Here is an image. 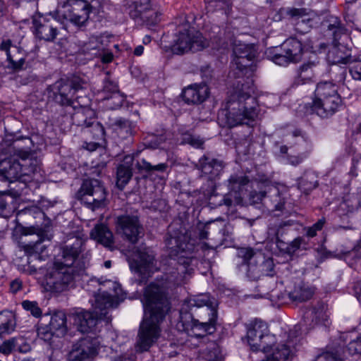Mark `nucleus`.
<instances>
[{
	"mask_svg": "<svg viewBox=\"0 0 361 361\" xmlns=\"http://www.w3.org/2000/svg\"><path fill=\"white\" fill-rule=\"evenodd\" d=\"M143 307L145 313L149 314L141 322L136 341V351L143 353L157 341L160 336V324L170 310L164 288L154 283L148 285L144 292Z\"/></svg>",
	"mask_w": 361,
	"mask_h": 361,
	"instance_id": "f257e3e1",
	"label": "nucleus"
},
{
	"mask_svg": "<svg viewBox=\"0 0 361 361\" xmlns=\"http://www.w3.org/2000/svg\"><path fill=\"white\" fill-rule=\"evenodd\" d=\"M188 305L190 307H203L200 315L201 321L194 318L190 312L181 310L176 324L178 331L197 338L214 333L218 317L215 298L209 294H200L190 298Z\"/></svg>",
	"mask_w": 361,
	"mask_h": 361,
	"instance_id": "f03ea898",
	"label": "nucleus"
},
{
	"mask_svg": "<svg viewBox=\"0 0 361 361\" xmlns=\"http://www.w3.org/2000/svg\"><path fill=\"white\" fill-rule=\"evenodd\" d=\"M253 92L252 84L247 82L228 97L219 114L220 119L228 128L252 125L257 116V99L251 95Z\"/></svg>",
	"mask_w": 361,
	"mask_h": 361,
	"instance_id": "7ed1b4c3",
	"label": "nucleus"
},
{
	"mask_svg": "<svg viewBox=\"0 0 361 361\" xmlns=\"http://www.w3.org/2000/svg\"><path fill=\"white\" fill-rule=\"evenodd\" d=\"M166 245L170 255L178 257L179 263L176 270L169 274V281L176 286L185 283L193 273V269L190 266L195 258L194 243L188 240L185 235H170L166 239Z\"/></svg>",
	"mask_w": 361,
	"mask_h": 361,
	"instance_id": "20e7f679",
	"label": "nucleus"
},
{
	"mask_svg": "<svg viewBox=\"0 0 361 361\" xmlns=\"http://www.w3.org/2000/svg\"><path fill=\"white\" fill-rule=\"evenodd\" d=\"M43 1L44 0L27 1L25 7L32 10L30 13L32 17L31 30L35 37L40 41L53 42L63 28V24L52 12L44 14L38 11L39 2L42 4Z\"/></svg>",
	"mask_w": 361,
	"mask_h": 361,
	"instance_id": "39448f33",
	"label": "nucleus"
},
{
	"mask_svg": "<svg viewBox=\"0 0 361 361\" xmlns=\"http://www.w3.org/2000/svg\"><path fill=\"white\" fill-rule=\"evenodd\" d=\"M85 82L78 77L61 78L47 87L48 97L61 106H72L76 108V97L85 95Z\"/></svg>",
	"mask_w": 361,
	"mask_h": 361,
	"instance_id": "423d86ee",
	"label": "nucleus"
},
{
	"mask_svg": "<svg viewBox=\"0 0 361 361\" xmlns=\"http://www.w3.org/2000/svg\"><path fill=\"white\" fill-rule=\"evenodd\" d=\"M85 266H72L56 262L52 270L46 277V283L50 290L61 293L74 287L76 279L83 275Z\"/></svg>",
	"mask_w": 361,
	"mask_h": 361,
	"instance_id": "0eeeda50",
	"label": "nucleus"
},
{
	"mask_svg": "<svg viewBox=\"0 0 361 361\" xmlns=\"http://www.w3.org/2000/svg\"><path fill=\"white\" fill-rule=\"evenodd\" d=\"M238 257L247 266V276L255 281L262 276H273L275 274L274 263L272 258H266L259 250L252 247H241L238 250Z\"/></svg>",
	"mask_w": 361,
	"mask_h": 361,
	"instance_id": "6e6552de",
	"label": "nucleus"
},
{
	"mask_svg": "<svg viewBox=\"0 0 361 361\" xmlns=\"http://www.w3.org/2000/svg\"><path fill=\"white\" fill-rule=\"evenodd\" d=\"M77 199L92 210L105 206L106 191L98 179L85 180L76 194Z\"/></svg>",
	"mask_w": 361,
	"mask_h": 361,
	"instance_id": "1a4fd4ad",
	"label": "nucleus"
},
{
	"mask_svg": "<svg viewBox=\"0 0 361 361\" xmlns=\"http://www.w3.org/2000/svg\"><path fill=\"white\" fill-rule=\"evenodd\" d=\"M31 145L32 140L29 137H17L11 143L23 176H30L39 171L40 161L27 150Z\"/></svg>",
	"mask_w": 361,
	"mask_h": 361,
	"instance_id": "9d476101",
	"label": "nucleus"
},
{
	"mask_svg": "<svg viewBox=\"0 0 361 361\" xmlns=\"http://www.w3.org/2000/svg\"><path fill=\"white\" fill-rule=\"evenodd\" d=\"M59 6L63 9V18L80 27L86 25L92 8L85 0H59Z\"/></svg>",
	"mask_w": 361,
	"mask_h": 361,
	"instance_id": "9b49d317",
	"label": "nucleus"
},
{
	"mask_svg": "<svg viewBox=\"0 0 361 361\" xmlns=\"http://www.w3.org/2000/svg\"><path fill=\"white\" fill-rule=\"evenodd\" d=\"M271 60L278 65L286 66L290 62L300 61L303 53L302 43L296 38L287 39L280 46L269 50Z\"/></svg>",
	"mask_w": 361,
	"mask_h": 361,
	"instance_id": "f8f14e48",
	"label": "nucleus"
},
{
	"mask_svg": "<svg viewBox=\"0 0 361 361\" xmlns=\"http://www.w3.org/2000/svg\"><path fill=\"white\" fill-rule=\"evenodd\" d=\"M207 46V41L202 33L193 29L180 30L172 47L173 53L183 54L190 50L197 51Z\"/></svg>",
	"mask_w": 361,
	"mask_h": 361,
	"instance_id": "ddd939ff",
	"label": "nucleus"
},
{
	"mask_svg": "<svg viewBox=\"0 0 361 361\" xmlns=\"http://www.w3.org/2000/svg\"><path fill=\"white\" fill-rule=\"evenodd\" d=\"M116 233L124 240L136 243L142 233V226L136 215L124 214L115 219Z\"/></svg>",
	"mask_w": 361,
	"mask_h": 361,
	"instance_id": "4468645a",
	"label": "nucleus"
},
{
	"mask_svg": "<svg viewBox=\"0 0 361 361\" xmlns=\"http://www.w3.org/2000/svg\"><path fill=\"white\" fill-rule=\"evenodd\" d=\"M130 268L135 271L140 279V285L145 283L147 279L156 270L154 265V256L147 249L137 250L133 257L129 260Z\"/></svg>",
	"mask_w": 361,
	"mask_h": 361,
	"instance_id": "2eb2a0df",
	"label": "nucleus"
},
{
	"mask_svg": "<svg viewBox=\"0 0 361 361\" xmlns=\"http://www.w3.org/2000/svg\"><path fill=\"white\" fill-rule=\"evenodd\" d=\"M326 315L322 305L307 309L303 316L302 321L294 326L290 332V337H298L303 333L314 329L316 326L326 324Z\"/></svg>",
	"mask_w": 361,
	"mask_h": 361,
	"instance_id": "dca6fc26",
	"label": "nucleus"
},
{
	"mask_svg": "<svg viewBox=\"0 0 361 361\" xmlns=\"http://www.w3.org/2000/svg\"><path fill=\"white\" fill-rule=\"evenodd\" d=\"M101 345L99 337L87 336L73 345L68 355L69 361H85L98 353Z\"/></svg>",
	"mask_w": 361,
	"mask_h": 361,
	"instance_id": "f3484780",
	"label": "nucleus"
},
{
	"mask_svg": "<svg viewBox=\"0 0 361 361\" xmlns=\"http://www.w3.org/2000/svg\"><path fill=\"white\" fill-rule=\"evenodd\" d=\"M77 104L75 112L71 116L73 123L81 127V131L87 127L95 118L96 112L89 107L90 99L85 95H80L76 97Z\"/></svg>",
	"mask_w": 361,
	"mask_h": 361,
	"instance_id": "a211bd4d",
	"label": "nucleus"
},
{
	"mask_svg": "<svg viewBox=\"0 0 361 361\" xmlns=\"http://www.w3.org/2000/svg\"><path fill=\"white\" fill-rule=\"evenodd\" d=\"M149 2L145 4L144 2L132 1L128 6L130 16L134 19L141 20L147 25L154 26L160 21L161 13L149 8Z\"/></svg>",
	"mask_w": 361,
	"mask_h": 361,
	"instance_id": "6ab92c4d",
	"label": "nucleus"
},
{
	"mask_svg": "<svg viewBox=\"0 0 361 361\" xmlns=\"http://www.w3.org/2000/svg\"><path fill=\"white\" fill-rule=\"evenodd\" d=\"M0 51L5 52L8 68L14 71L23 68L25 62L26 54L21 47L13 44L11 39H6L0 44Z\"/></svg>",
	"mask_w": 361,
	"mask_h": 361,
	"instance_id": "aec40b11",
	"label": "nucleus"
},
{
	"mask_svg": "<svg viewBox=\"0 0 361 361\" xmlns=\"http://www.w3.org/2000/svg\"><path fill=\"white\" fill-rule=\"evenodd\" d=\"M342 100L340 95L330 97L318 101H313L312 111L322 118L332 116L341 106Z\"/></svg>",
	"mask_w": 361,
	"mask_h": 361,
	"instance_id": "412c9836",
	"label": "nucleus"
},
{
	"mask_svg": "<svg viewBox=\"0 0 361 361\" xmlns=\"http://www.w3.org/2000/svg\"><path fill=\"white\" fill-rule=\"evenodd\" d=\"M21 176H23L22 168L15 154L0 161V180L11 183Z\"/></svg>",
	"mask_w": 361,
	"mask_h": 361,
	"instance_id": "4be33fe9",
	"label": "nucleus"
},
{
	"mask_svg": "<svg viewBox=\"0 0 361 361\" xmlns=\"http://www.w3.org/2000/svg\"><path fill=\"white\" fill-rule=\"evenodd\" d=\"M209 88L206 84H192L183 90L181 96L188 104H199L209 97Z\"/></svg>",
	"mask_w": 361,
	"mask_h": 361,
	"instance_id": "5701e85b",
	"label": "nucleus"
},
{
	"mask_svg": "<svg viewBox=\"0 0 361 361\" xmlns=\"http://www.w3.org/2000/svg\"><path fill=\"white\" fill-rule=\"evenodd\" d=\"M224 167L223 161L207 155L202 156L196 164V168L210 180L215 179Z\"/></svg>",
	"mask_w": 361,
	"mask_h": 361,
	"instance_id": "b1692460",
	"label": "nucleus"
},
{
	"mask_svg": "<svg viewBox=\"0 0 361 361\" xmlns=\"http://www.w3.org/2000/svg\"><path fill=\"white\" fill-rule=\"evenodd\" d=\"M83 244L84 241L80 238L73 237L69 239L62 248L63 261L61 262L75 266L76 259L82 251Z\"/></svg>",
	"mask_w": 361,
	"mask_h": 361,
	"instance_id": "393cba45",
	"label": "nucleus"
},
{
	"mask_svg": "<svg viewBox=\"0 0 361 361\" xmlns=\"http://www.w3.org/2000/svg\"><path fill=\"white\" fill-rule=\"evenodd\" d=\"M73 324L82 333H87L92 330L97 323L96 317L88 311H76L71 315Z\"/></svg>",
	"mask_w": 361,
	"mask_h": 361,
	"instance_id": "a878e982",
	"label": "nucleus"
},
{
	"mask_svg": "<svg viewBox=\"0 0 361 361\" xmlns=\"http://www.w3.org/2000/svg\"><path fill=\"white\" fill-rule=\"evenodd\" d=\"M319 61L317 57L301 65L298 69V78L295 82L297 85H302L312 80L319 72Z\"/></svg>",
	"mask_w": 361,
	"mask_h": 361,
	"instance_id": "bb28decb",
	"label": "nucleus"
},
{
	"mask_svg": "<svg viewBox=\"0 0 361 361\" xmlns=\"http://www.w3.org/2000/svg\"><path fill=\"white\" fill-rule=\"evenodd\" d=\"M90 236L97 243L110 250L114 246V235L110 229L104 224H97L90 232Z\"/></svg>",
	"mask_w": 361,
	"mask_h": 361,
	"instance_id": "cd10ccee",
	"label": "nucleus"
},
{
	"mask_svg": "<svg viewBox=\"0 0 361 361\" xmlns=\"http://www.w3.org/2000/svg\"><path fill=\"white\" fill-rule=\"evenodd\" d=\"M267 331V324L261 319H255L247 324L246 338L252 350V344L257 343Z\"/></svg>",
	"mask_w": 361,
	"mask_h": 361,
	"instance_id": "c85d7f7f",
	"label": "nucleus"
},
{
	"mask_svg": "<svg viewBox=\"0 0 361 361\" xmlns=\"http://www.w3.org/2000/svg\"><path fill=\"white\" fill-rule=\"evenodd\" d=\"M250 197L253 203L257 204L262 202L267 207H268L269 202H271L273 204L271 209L273 211H282L284 207L285 202L283 199L281 197L278 190H276L273 200L267 197L266 192L263 191L259 192L256 191L251 192Z\"/></svg>",
	"mask_w": 361,
	"mask_h": 361,
	"instance_id": "c756f323",
	"label": "nucleus"
},
{
	"mask_svg": "<svg viewBox=\"0 0 361 361\" xmlns=\"http://www.w3.org/2000/svg\"><path fill=\"white\" fill-rule=\"evenodd\" d=\"M117 305L116 299L106 291L95 295L94 311L97 315L105 316L109 308L115 307Z\"/></svg>",
	"mask_w": 361,
	"mask_h": 361,
	"instance_id": "7c9ffc66",
	"label": "nucleus"
},
{
	"mask_svg": "<svg viewBox=\"0 0 361 361\" xmlns=\"http://www.w3.org/2000/svg\"><path fill=\"white\" fill-rule=\"evenodd\" d=\"M82 133L84 135L89 136L92 140H98L102 142H107L104 127L97 120V118H95L87 127L84 128Z\"/></svg>",
	"mask_w": 361,
	"mask_h": 361,
	"instance_id": "2f4dec72",
	"label": "nucleus"
},
{
	"mask_svg": "<svg viewBox=\"0 0 361 361\" xmlns=\"http://www.w3.org/2000/svg\"><path fill=\"white\" fill-rule=\"evenodd\" d=\"M328 59L334 64H349L353 59L349 51L342 44L334 47L329 51Z\"/></svg>",
	"mask_w": 361,
	"mask_h": 361,
	"instance_id": "473e14b6",
	"label": "nucleus"
},
{
	"mask_svg": "<svg viewBox=\"0 0 361 361\" xmlns=\"http://www.w3.org/2000/svg\"><path fill=\"white\" fill-rule=\"evenodd\" d=\"M51 330H54L57 336H63L67 332L66 316L64 312H55L51 317L49 324Z\"/></svg>",
	"mask_w": 361,
	"mask_h": 361,
	"instance_id": "72a5a7b5",
	"label": "nucleus"
},
{
	"mask_svg": "<svg viewBox=\"0 0 361 361\" xmlns=\"http://www.w3.org/2000/svg\"><path fill=\"white\" fill-rule=\"evenodd\" d=\"M339 95L337 91L336 85L332 82H321L317 85L314 91V99L313 101L322 100Z\"/></svg>",
	"mask_w": 361,
	"mask_h": 361,
	"instance_id": "f704fd0d",
	"label": "nucleus"
},
{
	"mask_svg": "<svg viewBox=\"0 0 361 361\" xmlns=\"http://www.w3.org/2000/svg\"><path fill=\"white\" fill-rule=\"evenodd\" d=\"M314 293L313 288L303 284L295 286L293 290L288 293V298L293 302H302L310 300L314 295Z\"/></svg>",
	"mask_w": 361,
	"mask_h": 361,
	"instance_id": "c9c22d12",
	"label": "nucleus"
},
{
	"mask_svg": "<svg viewBox=\"0 0 361 361\" xmlns=\"http://www.w3.org/2000/svg\"><path fill=\"white\" fill-rule=\"evenodd\" d=\"M292 355L290 347L284 343L274 346L271 351L267 354V361H288Z\"/></svg>",
	"mask_w": 361,
	"mask_h": 361,
	"instance_id": "e433bc0d",
	"label": "nucleus"
},
{
	"mask_svg": "<svg viewBox=\"0 0 361 361\" xmlns=\"http://www.w3.org/2000/svg\"><path fill=\"white\" fill-rule=\"evenodd\" d=\"M240 48L235 49L234 54L235 55V59L234 61L238 68L243 70L252 65L255 54L247 47H245V51H240Z\"/></svg>",
	"mask_w": 361,
	"mask_h": 361,
	"instance_id": "4c0bfd02",
	"label": "nucleus"
},
{
	"mask_svg": "<svg viewBox=\"0 0 361 361\" xmlns=\"http://www.w3.org/2000/svg\"><path fill=\"white\" fill-rule=\"evenodd\" d=\"M276 338L275 336L269 333L267 331L260 338L259 341L255 344H252L253 351H263L264 353L269 354L274 348L275 345Z\"/></svg>",
	"mask_w": 361,
	"mask_h": 361,
	"instance_id": "58836bf2",
	"label": "nucleus"
},
{
	"mask_svg": "<svg viewBox=\"0 0 361 361\" xmlns=\"http://www.w3.org/2000/svg\"><path fill=\"white\" fill-rule=\"evenodd\" d=\"M284 11L287 15L292 18H301V20L296 24L298 27L300 26L302 24H307L308 27H312L317 23L316 22L314 23V18H310L309 16L305 14V9L303 8H287ZM297 29H299V27Z\"/></svg>",
	"mask_w": 361,
	"mask_h": 361,
	"instance_id": "ea45409f",
	"label": "nucleus"
},
{
	"mask_svg": "<svg viewBox=\"0 0 361 361\" xmlns=\"http://www.w3.org/2000/svg\"><path fill=\"white\" fill-rule=\"evenodd\" d=\"M136 168L139 171H145L149 174L153 173L155 171L157 172H165L169 165L166 163H160L158 164H152L145 159L137 161L135 164Z\"/></svg>",
	"mask_w": 361,
	"mask_h": 361,
	"instance_id": "a19ab883",
	"label": "nucleus"
},
{
	"mask_svg": "<svg viewBox=\"0 0 361 361\" xmlns=\"http://www.w3.org/2000/svg\"><path fill=\"white\" fill-rule=\"evenodd\" d=\"M133 176L132 168L130 166L121 164L117 168L116 185L123 190Z\"/></svg>",
	"mask_w": 361,
	"mask_h": 361,
	"instance_id": "79ce46f5",
	"label": "nucleus"
},
{
	"mask_svg": "<svg viewBox=\"0 0 361 361\" xmlns=\"http://www.w3.org/2000/svg\"><path fill=\"white\" fill-rule=\"evenodd\" d=\"M16 326L15 317L11 312L0 313V335L11 333Z\"/></svg>",
	"mask_w": 361,
	"mask_h": 361,
	"instance_id": "37998d69",
	"label": "nucleus"
},
{
	"mask_svg": "<svg viewBox=\"0 0 361 361\" xmlns=\"http://www.w3.org/2000/svg\"><path fill=\"white\" fill-rule=\"evenodd\" d=\"M290 225L289 221H286L269 228V235L274 236L276 244L279 249L284 248L285 242L281 238L287 232V227Z\"/></svg>",
	"mask_w": 361,
	"mask_h": 361,
	"instance_id": "c03bdc74",
	"label": "nucleus"
},
{
	"mask_svg": "<svg viewBox=\"0 0 361 361\" xmlns=\"http://www.w3.org/2000/svg\"><path fill=\"white\" fill-rule=\"evenodd\" d=\"M317 185V180L313 173H305L298 180V188L306 194L316 188Z\"/></svg>",
	"mask_w": 361,
	"mask_h": 361,
	"instance_id": "a18cd8bd",
	"label": "nucleus"
},
{
	"mask_svg": "<svg viewBox=\"0 0 361 361\" xmlns=\"http://www.w3.org/2000/svg\"><path fill=\"white\" fill-rule=\"evenodd\" d=\"M114 131L121 139H126L128 135H131V123L128 120L119 118L112 126Z\"/></svg>",
	"mask_w": 361,
	"mask_h": 361,
	"instance_id": "49530a36",
	"label": "nucleus"
},
{
	"mask_svg": "<svg viewBox=\"0 0 361 361\" xmlns=\"http://www.w3.org/2000/svg\"><path fill=\"white\" fill-rule=\"evenodd\" d=\"M328 30L332 31L334 39H337L345 31L340 19L334 16H329L326 20Z\"/></svg>",
	"mask_w": 361,
	"mask_h": 361,
	"instance_id": "de8ad7c7",
	"label": "nucleus"
},
{
	"mask_svg": "<svg viewBox=\"0 0 361 361\" xmlns=\"http://www.w3.org/2000/svg\"><path fill=\"white\" fill-rule=\"evenodd\" d=\"M180 144H189L195 148H201L204 144V140L199 136H195L186 132L181 133Z\"/></svg>",
	"mask_w": 361,
	"mask_h": 361,
	"instance_id": "09e8293b",
	"label": "nucleus"
},
{
	"mask_svg": "<svg viewBox=\"0 0 361 361\" xmlns=\"http://www.w3.org/2000/svg\"><path fill=\"white\" fill-rule=\"evenodd\" d=\"M307 243L303 237H298L292 240L290 243H285L284 248L280 249L286 253L291 255L295 253L302 245H306Z\"/></svg>",
	"mask_w": 361,
	"mask_h": 361,
	"instance_id": "8fccbe9b",
	"label": "nucleus"
},
{
	"mask_svg": "<svg viewBox=\"0 0 361 361\" xmlns=\"http://www.w3.org/2000/svg\"><path fill=\"white\" fill-rule=\"evenodd\" d=\"M348 70L353 80H361V59H353L348 64Z\"/></svg>",
	"mask_w": 361,
	"mask_h": 361,
	"instance_id": "3c124183",
	"label": "nucleus"
},
{
	"mask_svg": "<svg viewBox=\"0 0 361 361\" xmlns=\"http://www.w3.org/2000/svg\"><path fill=\"white\" fill-rule=\"evenodd\" d=\"M325 224H326V219H325V218L323 217V218L319 219L312 226L305 227L303 228V230L305 232V235L310 238L317 236V232L320 231L323 229Z\"/></svg>",
	"mask_w": 361,
	"mask_h": 361,
	"instance_id": "603ef678",
	"label": "nucleus"
},
{
	"mask_svg": "<svg viewBox=\"0 0 361 361\" xmlns=\"http://www.w3.org/2000/svg\"><path fill=\"white\" fill-rule=\"evenodd\" d=\"M106 99L108 101L109 108L111 109H116L123 104L126 100V97L118 91L111 94V95L109 97H107Z\"/></svg>",
	"mask_w": 361,
	"mask_h": 361,
	"instance_id": "864d4df0",
	"label": "nucleus"
},
{
	"mask_svg": "<svg viewBox=\"0 0 361 361\" xmlns=\"http://www.w3.org/2000/svg\"><path fill=\"white\" fill-rule=\"evenodd\" d=\"M21 305L23 309L30 312L33 317L39 318L42 316V310L36 301L26 300L23 301Z\"/></svg>",
	"mask_w": 361,
	"mask_h": 361,
	"instance_id": "5fc2aeb1",
	"label": "nucleus"
},
{
	"mask_svg": "<svg viewBox=\"0 0 361 361\" xmlns=\"http://www.w3.org/2000/svg\"><path fill=\"white\" fill-rule=\"evenodd\" d=\"M228 186L231 190H240L241 187L247 185L249 182L247 177L239 176L237 175L231 176L228 180Z\"/></svg>",
	"mask_w": 361,
	"mask_h": 361,
	"instance_id": "6e6d98bb",
	"label": "nucleus"
},
{
	"mask_svg": "<svg viewBox=\"0 0 361 361\" xmlns=\"http://www.w3.org/2000/svg\"><path fill=\"white\" fill-rule=\"evenodd\" d=\"M346 350L350 355L361 356V335L351 341L346 347Z\"/></svg>",
	"mask_w": 361,
	"mask_h": 361,
	"instance_id": "4d7b16f0",
	"label": "nucleus"
},
{
	"mask_svg": "<svg viewBox=\"0 0 361 361\" xmlns=\"http://www.w3.org/2000/svg\"><path fill=\"white\" fill-rule=\"evenodd\" d=\"M54 334H56V333H54V330H51L49 326L39 327L37 329L38 336L45 341H51Z\"/></svg>",
	"mask_w": 361,
	"mask_h": 361,
	"instance_id": "13d9d810",
	"label": "nucleus"
},
{
	"mask_svg": "<svg viewBox=\"0 0 361 361\" xmlns=\"http://www.w3.org/2000/svg\"><path fill=\"white\" fill-rule=\"evenodd\" d=\"M107 142H100L98 140H92L91 142H85L82 145L84 149L90 151L94 152L98 148L102 147L105 148L106 147Z\"/></svg>",
	"mask_w": 361,
	"mask_h": 361,
	"instance_id": "bf43d9fd",
	"label": "nucleus"
},
{
	"mask_svg": "<svg viewBox=\"0 0 361 361\" xmlns=\"http://www.w3.org/2000/svg\"><path fill=\"white\" fill-rule=\"evenodd\" d=\"M314 361H343L332 352H324L317 356Z\"/></svg>",
	"mask_w": 361,
	"mask_h": 361,
	"instance_id": "052dcab7",
	"label": "nucleus"
},
{
	"mask_svg": "<svg viewBox=\"0 0 361 361\" xmlns=\"http://www.w3.org/2000/svg\"><path fill=\"white\" fill-rule=\"evenodd\" d=\"M160 144L159 138L154 135H148L144 139V145L147 148L156 149Z\"/></svg>",
	"mask_w": 361,
	"mask_h": 361,
	"instance_id": "680f3d73",
	"label": "nucleus"
},
{
	"mask_svg": "<svg viewBox=\"0 0 361 361\" xmlns=\"http://www.w3.org/2000/svg\"><path fill=\"white\" fill-rule=\"evenodd\" d=\"M103 89L105 92H111V94L119 91L117 82L111 80L109 76L104 80Z\"/></svg>",
	"mask_w": 361,
	"mask_h": 361,
	"instance_id": "e2e57ef3",
	"label": "nucleus"
},
{
	"mask_svg": "<svg viewBox=\"0 0 361 361\" xmlns=\"http://www.w3.org/2000/svg\"><path fill=\"white\" fill-rule=\"evenodd\" d=\"M16 343V339L14 338L5 341L0 345V351L4 354H8L15 348Z\"/></svg>",
	"mask_w": 361,
	"mask_h": 361,
	"instance_id": "0e129e2a",
	"label": "nucleus"
},
{
	"mask_svg": "<svg viewBox=\"0 0 361 361\" xmlns=\"http://www.w3.org/2000/svg\"><path fill=\"white\" fill-rule=\"evenodd\" d=\"M307 154L305 153L299 154L296 156L287 155L286 161L288 164L296 166L301 164L305 159L307 157Z\"/></svg>",
	"mask_w": 361,
	"mask_h": 361,
	"instance_id": "69168bd1",
	"label": "nucleus"
},
{
	"mask_svg": "<svg viewBox=\"0 0 361 361\" xmlns=\"http://www.w3.org/2000/svg\"><path fill=\"white\" fill-rule=\"evenodd\" d=\"M22 281L18 279H16L10 283V290L13 293H16L22 288Z\"/></svg>",
	"mask_w": 361,
	"mask_h": 361,
	"instance_id": "338daca9",
	"label": "nucleus"
},
{
	"mask_svg": "<svg viewBox=\"0 0 361 361\" xmlns=\"http://www.w3.org/2000/svg\"><path fill=\"white\" fill-rule=\"evenodd\" d=\"M37 240L36 241H29L27 244L24 245V248L25 250H32L35 251L38 246L41 244V240L38 236H37Z\"/></svg>",
	"mask_w": 361,
	"mask_h": 361,
	"instance_id": "774afa93",
	"label": "nucleus"
}]
</instances>
